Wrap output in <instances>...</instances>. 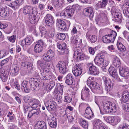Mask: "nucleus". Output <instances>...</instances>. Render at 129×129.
Wrapping results in <instances>:
<instances>
[{"label":"nucleus","mask_w":129,"mask_h":129,"mask_svg":"<svg viewBox=\"0 0 129 129\" xmlns=\"http://www.w3.org/2000/svg\"><path fill=\"white\" fill-rule=\"evenodd\" d=\"M110 75L114 79H118L119 78L117 70L115 71L113 73L110 74Z\"/></svg>","instance_id":"0e129e2a"},{"label":"nucleus","mask_w":129,"mask_h":129,"mask_svg":"<svg viewBox=\"0 0 129 129\" xmlns=\"http://www.w3.org/2000/svg\"><path fill=\"white\" fill-rule=\"evenodd\" d=\"M45 42L42 40H40L36 42L34 48V52L36 53H39L41 52L44 47Z\"/></svg>","instance_id":"9d476101"},{"label":"nucleus","mask_w":129,"mask_h":129,"mask_svg":"<svg viewBox=\"0 0 129 129\" xmlns=\"http://www.w3.org/2000/svg\"><path fill=\"white\" fill-rule=\"evenodd\" d=\"M48 63V62L42 60H39L37 62V66L38 68H40L41 69H46L49 67Z\"/></svg>","instance_id":"f3484780"},{"label":"nucleus","mask_w":129,"mask_h":129,"mask_svg":"<svg viewBox=\"0 0 129 129\" xmlns=\"http://www.w3.org/2000/svg\"><path fill=\"white\" fill-rule=\"evenodd\" d=\"M71 39L72 41L76 44L77 43L78 40L79 39V37L77 36H76L75 38H74L73 36L71 37Z\"/></svg>","instance_id":"13d9d810"},{"label":"nucleus","mask_w":129,"mask_h":129,"mask_svg":"<svg viewBox=\"0 0 129 129\" xmlns=\"http://www.w3.org/2000/svg\"><path fill=\"white\" fill-rule=\"evenodd\" d=\"M43 58L44 60L46 61L47 62L50 61L51 60V59L48 55V54H47L46 53H45L43 55Z\"/></svg>","instance_id":"6e6d98bb"},{"label":"nucleus","mask_w":129,"mask_h":129,"mask_svg":"<svg viewBox=\"0 0 129 129\" xmlns=\"http://www.w3.org/2000/svg\"><path fill=\"white\" fill-rule=\"evenodd\" d=\"M80 106H83L84 107H87L84 114V116L86 118L89 119H92L93 117L94 114L90 107H88V105L83 103L80 105Z\"/></svg>","instance_id":"423d86ee"},{"label":"nucleus","mask_w":129,"mask_h":129,"mask_svg":"<svg viewBox=\"0 0 129 129\" xmlns=\"http://www.w3.org/2000/svg\"><path fill=\"white\" fill-rule=\"evenodd\" d=\"M39 29L41 35V36L43 37L46 34L47 32L46 29L44 26H40L39 27Z\"/></svg>","instance_id":"37998d69"},{"label":"nucleus","mask_w":129,"mask_h":129,"mask_svg":"<svg viewBox=\"0 0 129 129\" xmlns=\"http://www.w3.org/2000/svg\"><path fill=\"white\" fill-rule=\"evenodd\" d=\"M68 61L64 62L60 61L56 65V67L58 68L59 72L61 73L65 74L68 71V70L66 67L68 65Z\"/></svg>","instance_id":"39448f33"},{"label":"nucleus","mask_w":129,"mask_h":129,"mask_svg":"<svg viewBox=\"0 0 129 129\" xmlns=\"http://www.w3.org/2000/svg\"><path fill=\"white\" fill-rule=\"evenodd\" d=\"M6 13L5 12V8L4 7H1L0 8V16H7Z\"/></svg>","instance_id":"de8ad7c7"},{"label":"nucleus","mask_w":129,"mask_h":129,"mask_svg":"<svg viewBox=\"0 0 129 129\" xmlns=\"http://www.w3.org/2000/svg\"><path fill=\"white\" fill-rule=\"evenodd\" d=\"M86 37L90 40L91 43H94L96 41L97 37L96 36L90 35L88 33L86 34Z\"/></svg>","instance_id":"7c9ffc66"},{"label":"nucleus","mask_w":129,"mask_h":129,"mask_svg":"<svg viewBox=\"0 0 129 129\" xmlns=\"http://www.w3.org/2000/svg\"><path fill=\"white\" fill-rule=\"evenodd\" d=\"M112 64L115 67H118L120 64V60L119 58L115 55L112 56Z\"/></svg>","instance_id":"4be33fe9"},{"label":"nucleus","mask_w":129,"mask_h":129,"mask_svg":"<svg viewBox=\"0 0 129 129\" xmlns=\"http://www.w3.org/2000/svg\"><path fill=\"white\" fill-rule=\"evenodd\" d=\"M23 107L24 113H26L28 111H30V110L31 108L30 106H25L24 105H23Z\"/></svg>","instance_id":"e2e57ef3"},{"label":"nucleus","mask_w":129,"mask_h":129,"mask_svg":"<svg viewBox=\"0 0 129 129\" xmlns=\"http://www.w3.org/2000/svg\"><path fill=\"white\" fill-rule=\"evenodd\" d=\"M94 61L96 65L99 66H102L104 62V57L103 56L98 55L95 57Z\"/></svg>","instance_id":"dca6fc26"},{"label":"nucleus","mask_w":129,"mask_h":129,"mask_svg":"<svg viewBox=\"0 0 129 129\" xmlns=\"http://www.w3.org/2000/svg\"><path fill=\"white\" fill-rule=\"evenodd\" d=\"M72 98L69 96H64V102L68 103L71 102L72 101Z\"/></svg>","instance_id":"680f3d73"},{"label":"nucleus","mask_w":129,"mask_h":129,"mask_svg":"<svg viewBox=\"0 0 129 129\" xmlns=\"http://www.w3.org/2000/svg\"><path fill=\"white\" fill-rule=\"evenodd\" d=\"M50 95H47L44 100V103L48 111H52L55 109L56 103L51 100Z\"/></svg>","instance_id":"7ed1b4c3"},{"label":"nucleus","mask_w":129,"mask_h":129,"mask_svg":"<svg viewBox=\"0 0 129 129\" xmlns=\"http://www.w3.org/2000/svg\"><path fill=\"white\" fill-rule=\"evenodd\" d=\"M72 72L75 76L80 75L82 72L81 64H76L74 66L72 69Z\"/></svg>","instance_id":"ddd939ff"},{"label":"nucleus","mask_w":129,"mask_h":129,"mask_svg":"<svg viewBox=\"0 0 129 129\" xmlns=\"http://www.w3.org/2000/svg\"><path fill=\"white\" fill-rule=\"evenodd\" d=\"M39 18V17H31L30 18V22L32 24H34L38 21Z\"/></svg>","instance_id":"79ce46f5"},{"label":"nucleus","mask_w":129,"mask_h":129,"mask_svg":"<svg viewBox=\"0 0 129 129\" xmlns=\"http://www.w3.org/2000/svg\"><path fill=\"white\" fill-rule=\"evenodd\" d=\"M81 50L80 47L75 48L73 51V58L76 60L78 59V56L81 54Z\"/></svg>","instance_id":"412c9836"},{"label":"nucleus","mask_w":129,"mask_h":129,"mask_svg":"<svg viewBox=\"0 0 129 129\" xmlns=\"http://www.w3.org/2000/svg\"><path fill=\"white\" fill-rule=\"evenodd\" d=\"M35 74L41 79L45 80L50 79L51 78L52 75L51 72L49 71L48 68L40 70L39 72L37 71Z\"/></svg>","instance_id":"f03ea898"},{"label":"nucleus","mask_w":129,"mask_h":129,"mask_svg":"<svg viewBox=\"0 0 129 129\" xmlns=\"http://www.w3.org/2000/svg\"><path fill=\"white\" fill-rule=\"evenodd\" d=\"M108 35L109 36L110 39H111V41L112 42H114L117 35V33L116 32L113 30H112L111 31L110 34Z\"/></svg>","instance_id":"4c0bfd02"},{"label":"nucleus","mask_w":129,"mask_h":129,"mask_svg":"<svg viewBox=\"0 0 129 129\" xmlns=\"http://www.w3.org/2000/svg\"><path fill=\"white\" fill-rule=\"evenodd\" d=\"M129 99V93L128 91H125L122 94V96L120 99L121 102H126Z\"/></svg>","instance_id":"a878e982"},{"label":"nucleus","mask_w":129,"mask_h":129,"mask_svg":"<svg viewBox=\"0 0 129 129\" xmlns=\"http://www.w3.org/2000/svg\"><path fill=\"white\" fill-rule=\"evenodd\" d=\"M113 116H109L106 117L105 119L106 121L109 123H113Z\"/></svg>","instance_id":"4d7b16f0"},{"label":"nucleus","mask_w":129,"mask_h":129,"mask_svg":"<svg viewBox=\"0 0 129 129\" xmlns=\"http://www.w3.org/2000/svg\"><path fill=\"white\" fill-rule=\"evenodd\" d=\"M7 38L10 42L14 43L16 40V36L14 35L11 37H8Z\"/></svg>","instance_id":"603ef678"},{"label":"nucleus","mask_w":129,"mask_h":129,"mask_svg":"<svg viewBox=\"0 0 129 129\" xmlns=\"http://www.w3.org/2000/svg\"><path fill=\"white\" fill-rule=\"evenodd\" d=\"M118 129H129V126L127 124L124 123L123 124L122 127L121 125L119 126Z\"/></svg>","instance_id":"5fc2aeb1"},{"label":"nucleus","mask_w":129,"mask_h":129,"mask_svg":"<svg viewBox=\"0 0 129 129\" xmlns=\"http://www.w3.org/2000/svg\"><path fill=\"white\" fill-rule=\"evenodd\" d=\"M87 68L89 70V74L92 75H97L99 73L98 68L93 65V63H90L87 64Z\"/></svg>","instance_id":"0eeeda50"},{"label":"nucleus","mask_w":129,"mask_h":129,"mask_svg":"<svg viewBox=\"0 0 129 129\" xmlns=\"http://www.w3.org/2000/svg\"><path fill=\"white\" fill-rule=\"evenodd\" d=\"M122 34L124 38L127 39L129 42V33L124 30Z\"/></svg>","instance_id":"3c124183"},{"label":"nucleus","mask_w":129,"mask_h":129,"mask_svg":"<svg viewBox=\"0 0 129 129\" xmlns=\"http://www.w3.org/2000/svg\"><path fill=\"white\" fill-rule=\"evenodd\" d=\"M10 84L13 88H15L18 90L20 89V87L16 79H11L10 81Z\"/></svg>","instance_id":"5701e85b"},{"label":"nucleus","mask_w":129,"mask_h":129,"mask_svg":"<svg viewBox=\"0 0 129 129\" xmlns=\"http://www.w3.org/2000/svg\"><path fill=\"white\" fill-rule=\"evenodd\" d=\"M33 114L35 116L38 115L41 112V111L38 108L32 110Z\"/></svg>","instance_id":"bf43d9fd"},{"label":"nucleus","mask_w":129,"mask_h":129,"mask_svg":"<svg viewBox=\"0 0 129 129\" xmlns=\"http://www.w3.org/2000/svg\"><path fill=\"white\" fill-rule=\"evenodd\" d=\"M123 109L126 111H129V104L126 103L123 105Z\"/></svg>","instance_id":"338daca9"},{"label":"nucleus","mask_w":129,"mask_h":129,"mask_svg":"<svg viewBox=\"0 0 129 129\" xmlns=\"http://www.w3.org/2000/svg\"><path fill=\"white\" fill-rule=\"evenodd\" d=\"M102 79L106 85V90L108 91H109L112 89L114 84V81L105 76L103 77Z\"/></svg>","instance_id":"1a4fd4ad"},{"label":"nucleus","mask_w":129,"mask_h":129,"mask_svg":"<svg viewBox=\"0 0 129 129\" xmlns=\"http://www.w3.org/2000/svg\"><path fill=\"white\" fill-rule=\"evenodd\" d=\"M99 100H98L95 101L96 104L99 108L101 113L102 115L105 114H112L117 111V107L116 104L114 103L109 101H105L101 103V107Z\"/></svg>","instance_id":"f257e3e1"},{"label":"nucleus","mask_w":129,"mask_h":129,"mask_svg":"<svg viewBox=\"0 0 129 129\" xmlns=\"http://www.w3.org/2000/svg\"><path fill=\"white\" fill-rule=\"evenodd\" d=\"M33 41L34 39L32 36H28L24 40L21 41V45L24 49H26Z\"/></svg>","instance_id":"9b49d317"},{"label":"nucleus","mask_w":129,"mask_h":129,"mask_svg":"<svg viewBox=\"0 0 129 129\" xmlns=\"http://www.w3.org/2000/svg\"><path fill=\"white\" fill-rule=\"evenodd\" d=\"M43 20L47 25L50 26L54 23V19L53 17H45Z\"/></svg>","instance_id":"393cba45"},{"label":"nucleus","mask_w":129,"mask_h":129,"mask_svg":"<svg viewBox=\"0 0 129 129\" xmlns=\"http://www.w3.org/2000/svg\"><path fill=\"white\" fill-rule=\"evenodd\" d=\"M53 5L56 8H58L61 7L60 5V4L58 3L57 2V0H53Z\"/></svg>","instance_id":"774afa93"},{"label":"nucleus","mask_w":129,"mask_h":129,"mask_svg":"<svg viewBox=\"0 0 129 129\" xmlns=\"http://www.w3.org/2000/svg\"><path fill=\"white\" fill-rule=\"evenodd\" d=\"M57 45L58 48L61 51V54L63 55L68 53L69 52L68 48H67L66 43H58L57 44Z\"/></svg>","instance_id":"f8f14e48"},{"label":"nucleus","mask_w":129,"mask_h":129,"mask_svg":"<svg viewBox=\"0 0 129 129\" xmlns=\"http://www.w3.org/2000/svg\"><path fill=\"white\" fill-rule=\"evenodd\" d=\"M34 129H47L46 124L43 121H39L34 126Z\"/></svg>","instance_id":"a211bd4d"},{"label":"nucleus","mask_w":129,"mask_h":129,"mask_svg":"<svg viewBox=\"0 0 129 129\" xmlns=\"http://www.w3.org/2000/svg\"><path fill=\"white\" fill-rule=\"evenodd\" d=\"M117 46L118 49L120 51L122 52L125 51V47L121 42H117Z\"/></svg>","instance_id":"a19ab883"},{"label":"nucleus","mask_w":129,"mask_h":129,"mask_svg":"<svg viewBox=\"0 0 129 129\" xmlns=\"http://www.w3.org/2000/svg\"><path fill=\"white\" fill-rule=\"evenodd\" d=\"M57 91L55 90L54 91V94L55 95V101L58 104L61 103L62 101V99L61 96L58 95L57 94Z\"/></svg>","instance_id":"72a5a7b5"},{"label":"nucleus","mask_w":129,"mask_h":129,"mask_svg":"<svg viewBox=\"0 0 129 129\" xmlns=\"http://www.w3.org/2000/svg\"><path fill=\"white\" fill-rule=\"evenodd\" d=\"M8 74L5 72L2 71L0 74V78L3 82L6 81L8 79Z\"/></svg>","instance_id":"2f4dec72"},{"label":"nucleus","mask_w":129,"mask_h":129,"mask_svg":"<svg viewBox=\"0 0 129 129\" xmlns=\"http://www.w3.org/2000/svg\"><path fill=\"white\" fill-rule=\"evenodd\" d=\"M79 123L83 128L86 129H87L88 127V122L85 120L84 119L81 118L79 119Z\"/></svg>","instance_id":"c756f323"},{"label":"nucleus","mask_w":129,"mask_h":129,"mask_svg":"<svg viewBox=\"0 0 129 129\" xmlns=\"http://www.w3.org/2000/svg\"><path fill=\"white\" fill-rule=\"evenodd\" d=\"M93 124L95 126H98V127H99L104 124L100 119H96L94 120Z\"/></svg>","instance_id":"58836bf2"},{"label":"nucleus","mask_w":129,"mask_h":129,"mask_svg":"<svg viewBox=\"0 0 129 129\" xmlns=\"http://www.w3.org/2000/svg\"><path fill=\"white\" fill-rule=\"evenodd\" d=\"M35 99L30 96H26L24 97L23 98L24 102L28 104L32 103Z\"/></svg>","instance_id":"e433bc0d"},{"label":"nucleus","mask_w":129,"mask_h":129,"mask_svg":"<svg viewBox=\"0 0 129 129\" xmlns=\"http://www.w3.org/2000/svg\"><path fill=\"white\" fill-rule=\"evenodd\" d=\"M109 36L106 35L103 37V41L104 43H109L113 42L111 41V39H110Z\"/></svg>","instance_id":"ea45409f"},{"label":"nucleus","mask_w":129,"mask_h":129,"mask_svg":"<svg viewBox=\"0 0 129 129\" xmlns=\"http://www.w3.org/2000/svg\"><path fill=\"white\" fill-rule=\"evenodd\" d=\"M21 65L22 66L26 68L28 71H31L33 70V64L29 62L22 61L21 63Z\"/></svg>","instance_id":"bb28decb"},{"label":"nucleus","mask_w":129,"mask_h":129,"mask_svg":"<svg viewBox=\"0 0 129 129\" xmlns=\"http://www.w3.org/2000/svg\"><path fill=\"white\" fill-rule=\"evenodd\" d=\"M85 11H86L87 12L90 14L89 16H91V15L92 16H93V14H92L93 10L91 8L88 7L85 9Z\"/></svg>","instance_id":"864d4df0"},{"label":"nucleus","mask_w":129,"mask_h":129,"mask_svg":"<svg viewBox=\"0 0 129 129\" xmlns=\"http://www.w3.org/2000/svg\"><path fill=\"white\" fill-rule=\"evenodd\" d=\"M114 21L116 22L121 23L122 21V17H114Z\"/></svg>","instance_id":"69168bd1"},{"label":"nucleus","mask_w":129,"mask_h":129,"mask_svg":"<svg viewBox=\"0 0 129 129\" xmlns=\"http://www.w3.org/2000/svg\"><path fill=\"white\" fill-rule=\"evenodd\" d=\"M90 90L89 89L86 87H84L82 90L81 98L83 100H87L89 95V92Z\"/></svg>","instance_id":"4468645a"},{"label":"nucleus","mask_w":129,"mask_h":129,"mask_svg":"<svg viewBox=\"0 0 129 129\" xmlns=\"http://www.w3.org/2000/svg\"><path fill=\"white\" fill-rule=\"evenodd\" d=\"M23 0H15L11 3H6L7 4L13 9H15L18 8L21 5Z\"/></svg>","instance_id":"2eb2a0df"},{"label":"nucleus","mask_w":129,"mask_h":129,"mask_svg":"<svg viewBox=\"0 0 129 129\" xmlns=\"http://www.w3.org/2000/svg\"><path fill=\"white\" fill-rule=\"evenodd\" d=\"M90 88L92 92L94 93L101 94L103 92L101 86L95 82H92Z\"/></svg>","instance_id":"6e6552de"},{"label":"nucleus","mask_w":129,"mask_h":129,"mask_svg":"<svg viewBox=\"0 0 129 129\" xmlns=\"http://www.w3.org/2000/svg\"><path fill=\"white\" fill-rule=\"evenodd\" d=\"M56 36L58 39L61 40H64L66 38L65 35L63 33L57 34Z\"/></svg>","instance_id":"09e8293b"},{"label":"nucleus","mask_w":129,"mask_h":129,"mask_svg":"<svg viewBox=\"0 0 129 129\" xmlns=\"http://www.w3.org/2000/svg\"><path fill=\"white\" fill-rule=\"evenodd\" d=\"M120 75L123 77H127L129 76V68L127 67H123L122 70L119 71Z\"/></svg>","instance_id":"cd10ccee"},{"label":"nucleus","mask_w":129,"mask_h":129,"mask_svg":"<svg viewBox=\"0 0 129 129\" xmlns=\"http://www.w3.org/2000/svg\"><path fill=\"white\" fill-rule=\"evenodd\" d=\"M58 87H57V93L59 92L60 94L62 95L63 93V85L59 84V85H58ZM55 90H56L55 89Z\"/></svg>","instance_id":"49530a36"},{"label":"nucleus","mask_w":129,"mask_h":129,"mask_svg":"<svg viewBox=\"0 0 129 129\" xmlns=\"http://www.w3.org/2000/svg\"><path fill=\"white\" fill-rule=\"evenodd\" d=\"M57 123V119L54 117L51 118L49 121V124L50 126L52 128H56Z\"/></svg>","instance_id":"b1692460"},{"label":"nucleus","mask_w":129,"mask_h":129,"mask_svg":"<svg viewBox=\"0 0 129 129\" xmlns=\"http://www.w3.org/2000/svg\"><path fill=\"white\" fill-rule=\"evenodd\" d=\"M39 101L37 99H35L31 103L30 106L32 110L35 109L39 106Z\"/></svg>","instance_id":"473e14b6"},{"label":"nucleus","mask_w":129,"mask_h":129,"mask_svg":"<svg viewBox=\"0 0 129 129\" xmlns=\"http://www.w3.org/2000/svg\"><path fill=\"white\" fill-rule=\"evenodd\" d=\"M18 67H15L12 69L11 73V74L13 76H15L17 75L18 72Z\"/></svg>","instance_id":"a18cd8bd"},{"label":"nucleus","mask_w":129,"mask_h":129,"mask_svg":"<svg viewBox=\"0 0 129 129\" xmlns=\"http://www.w3.org/2000/svg\"><path fill=\"white\" fill-rule=\"evenodd\" d=\"M32 8L30 6L26 5L23 8V13L25 15L29 14L31 11Z\"/></svg>","instance_id":"f704fd0d"},{"label":"nucleus","mask_w":129,"mask_h":129,"mask_svg":"<svg viewBox=\"0 0 129 129\" xmlns=\"http://www.w3.org/2000/svg\"><path fill=\"white\" fill-rule=\"evenodd\" d=\"M21 88L22 89H23L26 93L28 92L30 90L29 88L27 85L28 82L26 81H23L21 82Z\"/></svg>","instance_id":"c85d7f7f"},{"label":"nucleus","mask_w":129,"mask_h":129,"mask_svg":"<svg viewBox=\"0 0 129 129\" xmlns=\"http://www.w3.org/2000/svg\"><path fill=\"white\" fill-rule=\"evenodd\" d=\"M54 35V33L53 32H50L49 33L46 32L44 36L47 39H48L53 37Z\"/></svg>","instance_id":"8fccbe9b"},{"label":"nucleus","mask_w":129,"mask_h":129,"mask_svg":"<svg viewBox=\"0 0 129 129\" xmlns=\"http://www.w3.org/2000/svg\"><path fill=\"white\" fill-rule=\"evenodd\" d=\"M68 24L67 25L66 24V22L61 19H57L56 20V26L61 31H65L67 30L71 24L70 21L66 20Z\"/></svg>","instance_id":"20e7f679"},{"label":"nucleus","mask_w":129,"mask_h":129,"mask_svg":"<svg viewBox=\"0 0 129 129\" xmlns=\"http://www.w3.org/2000/svg\"><path fill=\"white\" fill-rule=\"evenodd\" d=\"M121 120L120 117L118 116H113V123L114 125L117 124Z\"/></svg>","instance_id":"c03bdc74"},{"label":"nucleus","mask_w":129,"mask_h":129,"mask_svg":"<svg viewBox=\"0 0 129 129\" xmlns=\"http://www.w3.org/2000/svg\"><path fill=\"white\" fill-rule=\"evenodd\" d=\"M46 53L48 54V55L51 59L53 57L54 55V52L51 50L48 51Z\"/></svg>","instance_id":"052dcab7"},{"label":"nucleus","mask_w":129,"mask_h":129,"mask_svg":"<svg viewBox=\"0 0 129 129\" xmlns=\"http://www.w3.org/2000/svg\"><path fill=\"white\" fill-rule=\"evenodd\" d=\"M69 80L66 79L65 82L66 84L69 85H72V87L76 88L78 85V83H75L73 84V80Z\"/></svg>","instance_id":"c9c22d12"},{"label":"nucleus","mask_w":129,"mask_h":129,"mask_svg":"<svg viewBox=\"0 0 129 129\" xmlns=\"http://www.w3.org/2000/svg\"><path fill=\"white\" fill-rule=\"evenodd\" d=\"M75 10L74 9L63 11L60 13V16H72L73 15Z\"/></svg>","instance_id":"6ab92c4d"},{"label":"nucleus","mask_w":129,"mask_h":129,"mask_svg":"<svg viewBox=\"0 0 129 129\" xmlns=\"http://www.w3.org/2000/svg\"><path fill=\"white\" fill-rule=\"evenodd\" d=\"M40 80L39 79L35 77L32 78L30 80V84L31 87H32L34 89L38 86L40 84Z\"/></svg>","instance_id":"aec40b11"}]
</instances>
